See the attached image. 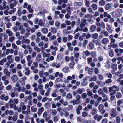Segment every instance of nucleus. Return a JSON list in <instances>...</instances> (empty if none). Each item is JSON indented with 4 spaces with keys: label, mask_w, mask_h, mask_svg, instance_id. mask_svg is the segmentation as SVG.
Wrapping results in <instances>:
<instances>
[{
    "label": "nucleus",
    "mask_w": 123,
    "mask_h": 123,
    "mask_svg": "<svg viewBox=\"0 0 123 123\" xmlns=\"http://www.w3.org/2000/svg\"><path fill=\"white\" fill-rule=\"evenodd\" d=\"M9 107L10 108H13L15 111L17 110V107L15 104L13 103V100L12 99H10L8 102Z\"/></svg>",
    "instance_id": "1"
},
{
    "label": "nucleus",
    "mask_w": 123,
    "mask_h": 123,
    "mask_svg": "<svg viewBox=\"0 0 123 123\" xmlns=\"http://www.w3.org/2000/svg\"><path fill=\"white\" fill-rule=\"evenodd\" d=\"M87 23L86 19L84 18H82L81 20V23L80 25V27L81 28L83 27L86 25Z\"/></svg>",
    "instance_id": "2"
},
{
    "label": "nucleus",
    "mask_w": 123,
    "mask_h": 123,
    "mask_svg": "<svg viewBox=\"0 0 123 123\" xmlns=\"http://www.w3.org/2000/svg\"><path fill=\"white\" fill-rule=\"evenodd\" d=\"M59 77L57 78L56 79L55 81V82H62V81L63 78V75L62 73H60L59 74Z\"/></svg>",
    "instance_id": "3"
},
{
    "label": "nucleus",
    "mask_w": 123,
    "mask_h": 123,
    "mask_svg": "<svg viewBox=\"0 0 123 123\" xmlns=\"http://www.w3.org/2000/svg\"><path fill=\"white\" fill-rule=\"evenodd\" d=\"M111 111L112 112L111 113V115L112 117H115L118 114V112L116 110V109H112Z\"/></svg>",
    "instance_id": "4"
},
{
    "label": "nucleus",
    "mask_w": 123,
    "mask_h": 123,
    "mask_svg": "<svg viewBox=\"0 0 123 123\" xmlns=\"http://www.w3.org/2000/svg\"><path fill=\"white\" fill-rule=\"evenodd\" d=\"M113 35H111L109 36V39L110 40L111 43H114L116 41V39L114 38Z\"/></svg>",
    "instance_id": "5"
},
{
    "label": "nucleus",
    "mask_w": 123,
    "mask_h": 123,
    "mask_svg": "<svg viewBox=\"0 0 123 123\" xmlns=\"http://www.w3.org/2000/svg\"><path fill=\"white\" fill-rule=\"evenodd\" d=\"M81 3L80 2H76L74 4V7L75 8L77 9L80 7L81 5Z\"/></svg>",
    "instance_id": "6"
},
{
    "label": "nucleus",
    "mask_w": 123,
    "mask_h": 123,
    "mask_svg": "<svg viewBox=\"0 0 123 123\" xmlns=\"http://www.w3.org/2000/svg\"><path fill=\"white\" fill-rule=\"evenodd\" d=\"M44 108L43 107H41L39 109L37 113L39 116L42 114V112L44 111Z\"/></svg>",
    "instance_id": "7"
},
{
    "label": "nucleus",
    "mask_w": 123,
    "mask_h": 123,
    "mask_svg": "<svg viewBox=\"0 0 123 123\" xmlns=\"http://www.w3.org/2000/svg\"><path fill=\"white\" fill-rule=\"evenodd\" d=\"M4 74L7 76H9L11 74V73L8 71V70L6 68H4L3 70Z\"/></svg>",
    "instance_id": "8"
},
{
    "label": "nucleus",
    "mask_w": 123,
    "mask_h": 123,
    "mask_svg": "<svg viewBox=\"0 0 123 123\" xmlns=\"http://www.w3.org/2000/svg\"><path fill=\"white\" fill-rule=\"evenodd\" d=\"M35 60L37 62H40L41 60V56L40 54H38L37 55L35 58Z\"/></svg>",
    "instance_id": "9"
},
{
    "label": "nucleus",
    "mask_w": 123,
    "mask_h": 123,
    "mask_svg": "<svg viewBox=\"0 0 123 123\" xmlns=\"http://www.w3.org/2000/svg\"><path fill=\"white\" fill-rule=\"evenodd\" d=\"M102 42L103 44H106L109 43V40L107 38H104L102 40Z\"/></svg>",
    "instance_id": "10"
},
{
    "label": "nucleus",
    "mask_w": 123,
    "mask_h": 123,
    "mask_svg": "<svg viewBox=\"0 0 123 123\" xmlns=\"http://www.w3.org/2000/svg\"><path fill=\"white\" fill-rule=\"evenodd\" d=\"M88 84L87 79L86 78H84L83 80V82L81 83V85L82 86H86Z\"/></svg>",
    "instance_id": "11"
},
{
    "label": "nucleus",
    "mask_w": 123,
    "mask_h": 123,
    "mask_svg": "<svg viewBox=\"0 0 123 123\" xmlns=\"http://www.w3.org/2000/svg\"><path fill=\"white\" fill-rule=\"evenodd\" d=\"M111 8V5L110 3L106 4L104 8L106 10H109Z\"/></svg>",
    "instance_id": "12"
},
{
    "label": "nucleus",
    "mask_w": 123,
    "mask_h": 123,
    "mask_svg": "<svg viewBox=\"0 0 123 123\" xmlns=\"http://www.w3.org/2000/svg\"><path fill=\"white\" fill-rule=\"evenodd\" d=\"M8 113L10 115H12L13 114V111L11 110H6L5 111V114L6 115H7Z\"/></svg>",
    "instance_id": "13"
},
{
    "label": "nucleus",
    "mask_w": 123,
    "mask_h": 123,
    "mask_svg": "<svg viewBox=\"0 0 123 123\" xmlns=\"http://www.w3.org/2000/svg\"><path fill=\"white\" fill-rule=\"evenodd\" d=\"M11 79L13 81L15 82L17 80L18 77L16 75L14 74L11 77Z\"/></svg>",
    "instance_id": "14"
},
{
    "label": "nucleus",
    "mask_w": 123,
    "mask_h": 123,
    "mask_svg": "<svg viewBox=\"0 0 123 123\" xmlns=\"http://www.w3.org/2000/svg\"><path fill=\"white\" fill-rule=\"evenodd\" d=\"M91 56L93 58L96 57L97 56L96 52L95 51H93L91 52L90 53Z\"/></svg>",
    "instance_id": "15"
},
{
    "label": "nucleus",
    "mask_w": 123,
    "mask_h": 123,
    "mask_svg": "<svg viewBox=\"0 0 123 123\" xmlns=\"http://www.w3.org/2000/svg\"><path fill=\"white\" fill-rule=\"evenodd\" d=\"M7 61V60L6 58H4L2 59L0 61V65H3L5 62Z\"/></svg>",
    "instance_id": "16"
},
{
    "label": "nucleus",
    "mask_w": 123,
    "mask_h": 123,
    "mask_svg": "<svg viewBox=\"0 0 123 123\" xmlns=\"http://www.w3.org/2000/svg\"><path fill=\"white\" fill-rule=\"evenodd\" d=\"M97 110L96 108H93L91 111V113L92 115H94L96 114L97 112Z\"/></svg>",
    "instance_id": "17"
},
{
    "label": "nucleus",
    "mask_w": 123,
    "mask_h": 123,
    "mask_svg": "<svg viewBox=\"0 0 123 123\" xmlns=\"http://www.w3.org/2000/svg\"><path fill=\"white\" fill-rule=\"evenodd\" d=\"M41 39L42 41H44L45 42H47L48 41V39L45 36L43 35L41 36Z\"/></svg>",
    "instance_id": "18"
},
{
    "label": "nucleus",
    "mask_w": 123,
    "mask_h": 123,
    "mask_svg": "<svg viewBox=\"0 0 123 123\" xmlns=\"http://www.w3.org/2000/svg\"><path fill=\"white\" fill-rule=\"evenodd\" d=\"M31 111L32 112L35 113L37 111V109L34 106H32L31 108Z\"/></svg>",
    "instance_id": "19"
},
{
    "label": "nucleus",
    "mask_w": 123,
    "mask_h": 123,
    "mask_svg": "<svg viewBox=\"0 0 123 123\" xmlns=\"http://www.w3.org/2000/svg\"><path fill=\"white\" fill-rule=\"evenodd\" d=\"M6 33L8 34L9 36H11L13 35V32L11 31L10 30L7 29L6 30Z\"/></svg>",
    "instance_id": "20"
},
{
    "label": "nucleus",
    "mask_w": 123,
    "mask_h": 123,
    "mask_svg": "<svg viewBox=\"0 0 123 123\" xmlns=\"http://www.w3.org/2000/svg\"><path fill=\"white\" fill-rule=\"evenodd\" d=\"M69 69L68 67H65L63 68L62 69V71L63 72L67 73L69 71Z\"/></svg>",
    "instance_id": "21"
},
{
    "label": "nucleus",
    "mask_w": 123,
    "mask_h": 123,
    "mask_svg": "<svg viewBox=\"0 0 123 123\" xmlns=\"http://www.w3.org/2000/svg\"><path fill=\"white\" fill-rule=\"evenodd\" d=\"M96 26L94 25H92L91 26L90 28V31L91 32L94 31L96 29Z\"/></svg>",
    "instance_id": "22"
},
{
    "label": "nucleus",
    "mask_w": 123,
    "mask_h": 123,
    "mask_svg": "<svg viewBox=\"0 0 123 123\" xmlns=\"http://www.w3.org/2000/svg\"><path fill=\"white\" fill-rule=\"evenodd\" d=\"M83 91L84 92L85 90L83 88H82L81 89L80 88H78L77 90V92L79 94H81L82 92Z\"/></svg>",
    "instance_id": "23"
},
{
    "label": "nucleus",
    "mask_w": 123,
    "mask_h": 123,
    "mask_svg": "<svg viewBox=\"0 0 123 123\" xmlns=\"http://www.w3.org/2000/svg\"><path fill=\"white\" fill-rule=\"evenodd\" d=\"M89 48L91 49H93L94 48V44L92 42L89 43L88 45Z\"/></svg>",
    "instance_id": "24"
},
{
    "label": "nucleus",
    "mask_w": 123,
    "mask_h": 123,
    "mask_svg": "<svg viewBox=\"0 0 123 123\" xmlns=\"http://www.w3.org/2000/svg\"><path fill=\"white\" fill-rule=\"evenodd\" d=\"M42 55L44 57H49L50 56V54L49 53H47L45 52H44L43 54Z\"/></svg>",
    "instance_id": "25"
},
{
    "label": "nucleus",
    "mask_w": 123,
    "mask_h": 123,
    "mask_svg": "<svg viewBox=\"0 0 123 123\" xmlns=\"http://www.w3.org/2000/svg\"><path fill=\"white\" fill-rule=\"evenodd\" d=\"M59 91L62 96L64 97L66 95V93L64 90L60 89L59 90Z\"/></svg>",
    "instance_id": "26"
},
{
    "label": "nucleus",
    "mask_w": 123,
    "mask_h": 123,
    "mask_svg": "<svg viewBox=\"0 0 123 123\" xmlns=\"http://www.w3.org/2000/svg\"><path fill=\"white\" fill-rule=\"evenodd\" d=\"M104 16L105 17H107V18L108 19H110L111 18V16L110 14H108L107 12H104Z\"/></svg>",
    "instance_id": "27"
},
{
    "label": "nucleus",
    "mask_w": 123,
    "mask_h": 123,
    "mask_svg": "<svg viewBox=\"0 0 123 123\" xmlns=\"http://www.w3.org/2000/svg\"><path fill=\"white\" fill-rule=\"evenodd\" d=\"M48 29L46 28H44L42 29L41 32L44 34H46L48 32Z\"/></svg>",
    "instance_id": "28"
},
{
    "label": "nucleus",
    "mask_w": 123,
    "mask_h": 123,
    "mask_svg": "<svg viewBox=\"0 0 123 123\" xmlns=\"http://www.w3.org/2000/svg\"><path fill=\"white\" fill-rule=\"evenodd\" d=\"M101 33L104 34V35L106 37H108L109 35V33L105 31V30H103L101 31Z\"/></svg>",
    "instance_id": "29"
},
{
    "label": "nucleus",
    "mask_w": 123,
    "mask_h": 123,
    "mask_svg": "<svg viewBox=\"0 0 123 123\" xmlns=\"http://www.w3.org/2000/svg\"><path fill=\"white\" fill-rule=\"evenodd\" d=\"M75 64V63L74 62H72L70 63L69 64V68L71 69H74V66Z\"/></svg>",
    "instance_id": "30"
},
{
    "label": "nucleus",
    "mask_w": 123,
    "mask_h": 123,
    "mask_svg": "<svg viewBox=\"0 0 123 123\" xmlns=\"http://www.w3.org/2000/svg\"><path fill=\"white\" fill-rule=\"evenodd\" d=\"M106 29L107 31L110 33H112V32L113 31L112 30H111L110 31V30H111V27L110 25H107L106 27Z\"/></svg>",
    "instance_id": "31"
},
{
    "label": "nucleus",
    "mask_w": 123,
    "mask_h": 123,
    "mask_svg": "<svg viewBox=\"0 0 123 123\" xmlns=\"http://www.w3.org/2000/svg\"><path fill=\"white\" fill-rule=\"evenodd\" d=\"M97 77L96 75H94L93 77H91L89 79L90 81H95L97 80Z\"/></svg>",
    "instance_id": "32"
},
{
    "label": "nucleus",
    "mask_w": 123,
    "mask_h": 123,
    "mask_svg": "<svg viewBox=\"0 0 123 123\" xmlns=\"http://www.w3.org/2000/svg\"><path fill=\"white\" fill-rule=\"evenodd\" d=\"M71 12L70 11H68V13L66 14L65 15V18H66L68 19L70 17V15L71 14Z\"/></svg>",
    "instance_id": "33"
},
{
    "label": "nucleus",
    "mask_w": 123,
    "mask_h": 123,
    "mask_svg": "<svg viewBox=\"0 0 123 123\" xmlns=\"http://www.w3.org/2000/svg\"><path fill=\"white\" fill-rule=\"evenodd\" d=\"M111 67L112 69L116 70H117V65L116 64H114L111 65Z\"/></svg>",
    "instance_id": "34"
},
{
    "label": "nucleus",
    "mask_w": 123,
    "mask_h": 123,
    "mask_svg": "<svg viewBox=\"0 0 123 123\" xmlns=\"http://www.w3.org/2000/svg\"><path fill=\"white\" fill-rule=\"evenodd\" d=\"M113 90H116V91L118 92L119 91V88L117 87V86L115 85H114L112 86Z\"/></svg>",
    "instance_id": "35"
},
{
    "label": "nucleus",
    "mask_w": 123,
    "mask_h": 123,
    "mask_svg": "<svg viewBox=\"0 0 123 123\" xmlns=\"http://www.w3.org/2000/svg\"><path fill=\"white\" fill-rule=\"evenodd\" d=\"M116 97L119 98H121L122 96V95L120 92H117L116 94Z\"/></svg>",
    "instance_id": "36"
},
{
    "label": "nucleus",
    "mask_w": 123,
    "mask_h": 123,
    "mask_svg": "<svg viewBox=\"0 0 123 123\" xmlns=\"http://www.w3.org/2000/svg\"><path fill=\"white\" fill-rule=\"evenodd\" d=\"M105 3V1L103 0L100 1L99 2V5L102 6L104 5Z\"/></svg>",
    "instance_id": "37"
},
{
    "label": "nucleus",
    "mask_w": 123,
    "mask_h": 123,
    "mask_svg": "<svg viewBox=\"0 0 123 123\" xmlns=\"http://www.w3.org/2000/svg\"><path fill=\"white\" fill-rule=\"evenodd\" d=\"M94 10H96L97 9V6L95 4H93L91 6Z\"/></svg>",
    "instance_id": "38"
},
{
    "label": "nucleus",
    "mask_w": 123,
    "mask_h": 123,
    "mask_svg": "<svg viewBox=\"0 0 123 123\" xmlns=\"http://www.w3.org/2000/svg\"><path fill=\"white\" fill-rule=\"evenodd\" d=\"M109 55L111 57H112L114 56V54L113 49H111L110 50L109 52Z\"/></svg>",
    "instance_id": "39"
},
{
    "label": "nucleus",
    "mask_w": 123,
    "mask_h": 123,
    "mask_svg": "<svg viewBox=\"0 0 123 123\" xmlns=\"http://www.w3.org/2000/svg\"><path fill=\"white\" fill-rule=\"evenodd\" d=\"M34 49L38 53L40 52L41 50L37 46H35L34 47Z\"/></svg>",
    "instance_id": "40"
},
{
    "label": "nucleus",
    "mask_w": 123,
    "mask_h": 123,
    "mask_svg": "<svg viewBox=\"0 0 123 123\" xmlns=\"http://www.w3.org/2000/svg\"><path fill=\"white\" fill-rule=\"evenodd\" d=\"M119 52L118 54H117V55L118 56H120L122 54L123 52V50L121 49H119Z\"/></svg>",
    "instance_id": "41"
},
{
    "label": "nucleus",
    "mask_w": 123,
    "mask_h": 123,
    "mask_svg": "<svg viewBox=\"0 0 123 123\" xmlns=\"http://www.w3.org/2000/svg\"><path fill=\"white\" fill-rule=\"evenodd\" d=\"M104 109V106L102 104H100L98 107V109L100 111H102Z\"/></svg>",
    "instance_id": "42"
},
{
    "label": "nucleus",
    "mask_w": 123,
    "mask_h": 123,
    "mask_svg": "<svg viewBox=\"0 0 123 123\" xmlns=\"http://www.w3.org/2000/svg\"><path fill=\"white\" fill-rule=\"evenodd\" d=\"M50 30L51 32L53 33H56L57 32L56 30L54 27H51Z\"/></svg>",
    "instance_id": "43"
},
{
    "label": "nucleus",
    "mask_w": 123,
    "mask_h": 123,
    "mask_svg": "<svg viewBox=\"0 0 123 123\" xmlns=\"http://www.w3.org/2000/svg\"><path fill=\"white\" fill-rule=\"evenodd\" d=\"M27 9L31 13H32L33 12V10L31 8V6L30 5L28 6Z\"/></svg>",
    "instance_id": "44"
},
{
    "label": "nucleus",
    "mask_w": 123,
    "mask_h": 123,
    "mask_svg": "<svg viewBox=\"0 0 123 123\" xmlns=\"http://www.w3.org/2000/svg\"><path fill=\"white\" fill-rule=\"evenodd\" d=\"M88 41L87 40H85L83 42V47H85L88 44Z\"/></svg>",
    "instance_id": "45"
},
{
    "label": "nucleus",
    "mask_w": 123,
    "mask_h": 123,
    "mask_svg": "<svg viewBox=\"0 0 123 123\" xmlns=\"http://www.w3.org/2000/svg\"><path fill=\"white\" fill-rule=\"evenodd\" d=\"M72 94L70 93L67 94L66 95V98L69 99H72Z\"/></svg>",
    "instance_id": "46"
},
{
    "label": "nucleus",
    "mask_w": 123,
    "mask_h": 123,
    "mask_svg": "<svg viewBox=\"0 0 123 123\" xmlns=\"http://www.w3.org/2000/svg\"><path fill=\"white\" fill-rule=\"evenodd\" d=\"M83 53L87 56H89L90 54V53L89 51L87 50L86 51H84Z\"/></svg>",
    "instance_id": "47"
},
{
    "label": "nucleus",
    "mask_w": 123,
    "mask_h": 123,
    "mask_svg": "<svg viewBox=\"0 0 123 123\" xmlns=\"http://www.w3.org/2000/svg\"><path fill=\"white\" fill-rule=\"evenodd\" d=\"M106 76L107 77L109 78H112V76L111 73H107L105 74Z\"/></svg>",
    "instance_id": "48"
},
{
    "label": "nucleus",
    "mask_w": 123,
    "mask_h": 123,
    "mask_svg": "<svg viewBox=\"0 0 123 123\" xmlns=\"http://www.w3.org/2000/svg\"><path fill=\"white\" fill-rule=\"evenodd\" d=\"M87 94L89 96H91L92 94V92L89 89H87Z\"/></svg>",
    "instance_id": "49"
},
{
    "label": "nucleus",
    "mask_w": 123,
    "mask_h": 123,
    "mask_svg": "<svg viewBox=\"0 0 123 123\" xmlns=\"http://www.w3.org/2000/svg\"><path fill=\"white\" fill-rule=\"evenodd\" d=\"M44 23L43 22V20L42 19L39 20L38 23V25L41 26H44Z\"/></svg>",
    "instance_id": "50"
},
{
    "label": "nucleus",
    "mask_w": 123,
    "mask_h": 123,
    "mask_svg": "<svg viewBox=\"0 0 123 123\" xmlns=\"http://www.w3.org/2000/svg\"><path fill=\"white\" fill-rule=\"evenodd\" d=\"M63 57V55L61 54H59L57 56V59H58L61 60Z\"/></svg>",
    "instance_id": "51"
},
{
    "label": "nucleus",
    "mask_w": 123,
    "mask_h": 123,
    "mask_svg": "<svg viewBox=\"0 0 123 123\" xmlns=\"http://www.w3.org/2000/svg\"><path fill=\"white\" fill-rule=\"evenodd\" d=\"M44 106L45 108H49L50 106V104L49 103H46L44 104Z\"/></svg>",
    "instance_id": "52"
},
{
    "label": "nucleus",
    "mask_w": 123,
    "mask_h": 123,
    "mask_svg": "<svg viewBox=\"0 0 123 123\" xmlns=\"http://www.w3.org/2000/svg\"><path fill=\"white\" fill-rule=\"evenodd\" d=\"M116 122L119 123L120 122L121 119L119 116H117L116 117Z\"/></svg>",
    "instance_id": "53"
},
{
    "label": "nucleus",
    "mask_w": 123,
    "mask_h": 123,
    "mask_svg": "<svg viewBox=\"0 0 123 123\" xmlns=\"http://www.w3.org/2000/svg\"><path fill=\"white\" fill-rule=\"evenodd\" d=\"M54 23V21L53 20H50L48 23V25L53 26V25Z\"/></svg>",
    "instance_id": "54"
},
{
    "label": "nucleus",
    "mask_w": 123,
    "mask_h": 123,
    "mask_svg": "<svg viewBox=\"0 0 123 123\" xmlns=\"http://www.w3.org/2000/svg\"><path fill=\"white\" fill-rule=\"evenodd\" d=\"M24 92L25 94L26 95L29 94L31 93V91L30 90H26Z\"/></svg>",
    "instance_id": "55"
},
{
    "label": "nucleus",
    "mask_w": 123,
    "mask_h": 123,
    "mask_svg": "<svg viewBox=\"0 0 123 123\" xmlns=\"http://www.w3.org/2000/svg\"><path fill=\"white\" fill-rule=\"evenodd\" d=\"M81 96L83 99H85L87 97V95L86 93H84L81 95Z\"/></svg>",
    "instance_id": "56"
},
{
    "label": "nucleus",
    "mask_w": 123,
    "mask_h": 123,
    "mask_svg": "<svg viewBox=\"0 0 123 123\" xmlns=\"http://www.w3.org/2000/svg\"><path fill=\"white\" fill-rule=\"evenodd\" d=\"M26 111V114L28 115L29 114L31 113L30 110V106H29L28 108L27 107V110Z\"/></svg>",
    "instance_id": "57"
},
{
    "label": "nucleus",
    "mask_w": 123,
    "mask_h": 123,
    "mask_svg": "<svg viewBox=\"0 0 123 123\" xmlns=\"http://www.w3.org/2000/svg\"><path fill=\"white\" fill-rule=\"evenodd\" d=\"M87 59L88 64H90L91 62H92V58L91 57H88L87 58Z\"/></svg>",
    "instance_id": "58"
},
{
    "label": "nucleus",
    "mask_w": 123,
    "mask_h": 123,
    "mask_svg": "<svg viewBox=\"0 0 123 123\" xmlns=\"http://www.w3.org/2000/svg\"><path fill=\"white\" fill-rule=\"evenodd\" d=\"M22 67L21 65L20 64H17L16 68L18 70H20L22 69Z\"/></svg>",
    "instance_id": "59"
},
{
    "label": "nucleus",
    "mask_w": 123,
    "mask_h": 123,
    "mask_svg": "<svg viewBox=\"0 0 123 123\" xmlns=\"http://www.w3.org/2000/svg\"><path fill=\"white\" fill-rule=\"evenodd\" d=\"M60 24V23L58 21H56L55 23V26L58 27Z\"/></svg>",
    "instance_id": "60"
},
{
    "label": "nucleus",
    "mask_w": 123,
    "mask_h": 123,
    "mask_svg": "<svg viewBox=\"0 0 123 123\" xmlns=\"http://www.w3.org/2000/svg\"><path fill=\"white\" fill-rule=\"evenodd\" d=\"M17 74L19 76L21 77L23 76V74L21 71L20 70H18L17 71Z\"/></svg>",
    "instance_id": "61"
},
{
    "label": "nucleus",
    "mask_w": 123,
    "mask_h": 123,
    "mask_svg": "<svg viewBox=\"0 0 123 123\" xmlns=\"http://www.w3.org/2000/svg\"><path fill=\"white\" fill-rule=\"evenodd\" d=\"M15 39V38L12 37H10L9 38V41L10 42L13 41Z\"/></svg>",
    "instance_id": "62"
},
{
    "label": "nucleus",
    "mask_w": 123,
    "mask_h": 123,
    "mask_svg": "<svg viewBox=\"0 0 123 123\" xmlns=\"http://www.w3.org/2000/svg\"><path fill=\"white\" fill-rule=\"evenodd\" d=\"M88 115V113L86 112H83L82 113V116L84 117H85Z\"/></svg>",
    "instance_id": "63"
},
{
    "label": "nucleus",
    "mask_w": 123,
    "mask_h": 123,
    "mask_svg": "<svg viewBox=\"0 0 123 123\" xmlns=\"http://www.w3.org/2000/svg\"><path fill=\"white\" fill-rule=\"evenodd\" d=\"M98 34L96 33H95L92 36V38L94 39H96L98 37Z\"/></svg>",
    "instance_id": "64"
}]
</instances>
